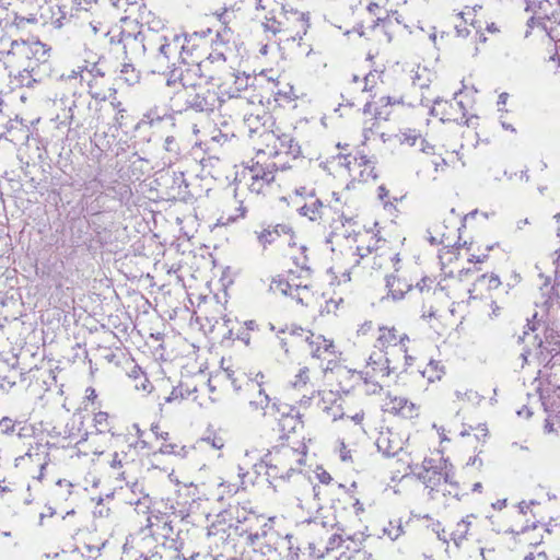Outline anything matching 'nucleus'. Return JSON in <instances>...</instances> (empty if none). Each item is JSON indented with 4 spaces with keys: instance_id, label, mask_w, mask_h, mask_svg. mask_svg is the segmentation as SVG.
Wrapping results in <instances>:
<instances>
[{
    "instance_id": "f257e3e1",
    "label": "nucleus",
    "mask_w": 560,
    "mask_h": 560,
    "mask_svg": "<svg viewBox=\"0 0 560 560\" xmlns=\"http://www.w3.org/2000/svg\"><path fill=\"white\" fill-rule=\"evenodd\" d=\"M256 475L264 474L272 482H289L298 486L296 499L302 502L318 495L316 486L306 469V454L289 445L276 446L268 451L259 462L253 464Z\"/></svg>"
},
{
    "instance_id": "f03ea898",
    "label": "nucleus",
    "mask_w": 560,
    "mask_h": 560,
    "mask_svg": "<svg viewBox=\"0 0 560 560\" xmlns=\"http://www.w3.org/2000/svg\"><path fill=\"white\" fill-rule=\"evenodd\" d=\"M46 45L40 42H13L3 57V65L22 86H31L35 81L36 71L46 60Z\"/></svg>"
},
{
    "instance_id": "7ed1b4c3",
    "label": "nucleus",
    "mask_w": 560,
    "mask_h": 560,
    "mask_svg": "<svg viewBox=\"0 0 560 560\" xmlns=\"http://www.w3.org/2000/svg\"><path fill=\"white\" fill-rule=\"evenodd\" d=\"M231 59L223 58L222 52H209V55L188 66L180 72L179 82L185 90L202 83H211L218 85L221 90L224 85H229L233 79V67L230 65Z\"/></svg>"
},
{
    "instance_id": "20e7f679",
    "label": "nucleus",
    "mask_w": 560,
    "mask_h": 560,
    "mask_svg": "<svg viewBox=\"0 0 560 560\" xmlns=\"http://www.w3.org/2000/svg\"><path fill=\"white\" fill-rule=\"evenodd\" d=\"M276 164H267L266 166L257 163L247 171H245L235 188V198L238 199L240 190L247 188L252 194L259 195L265 191V188L269 186L276 178ZM240 203L236 208V213L229 215L225 221L223 217L219 220L221 224H229L236 221L240 218H244L246 208L243 206V200H237Z\"/></svg>"
},
{
    "instance_id": "39448f33",
    "label": "nucleus",
    "mask_w": 560,
    "mask_h": 560,
    "mask_svg": "<svg viewBox=\"0 0 560 560\" xmlns=\"http://www.w3.org/2000/svg\"><path fill=\"white\" fill-rule=\"evenodd\" d=\"M355 255L360 259H366V264L374 270H388L400 261L398 253H395L385 240L370 233L360 235Z\"/></svg>"
},
{
    "instance_id": "423d86ee",
    "label": "nucleus",
    "mask_w": 560,
    "mask_h": 560,
    "mask_svg": "<svg viewBox=\"0 0 560 560\" xmlns=\"http://www.w3.org/2000/svg\"><path fill=\"white\" fill-rule=\"evenodd\" d=\"M280 334L285 335V330L280 329L277 335ZM278 338L279 343L285 353L289 352V345L292 346L305 342L313 358L330 361L331 358L335 357V345L332 340L325 338L320 334H315L301 327L292 328L289 332V337L282 338L278 336Z\"/></svg>"
},
{
    "instance_id": "0eeeda50",
    "label": "nucleus",
    "mask_w": 560,
    "mask_h": 560,
    "mask_svg": "<svg viewBox=\"0 0 560 560\" xmlns=\"http://www.w3.org/2000/svg\"><path fill=\"white\" fill-rule=\"evenodd\" d=\"M406 341H409L407 335H398L395 328L381 327L376 338L375 348L390 354L398 360H405L404 365H409L411 357L407 354Z\"/></svg>"
},
{
    "instance_id": "6e6552de",
    "label": "nucleus",
    "mask_w": 560,
    "mask_h": 560,
    "mask_svg": "<svg viewBox=\"0 0 560 560\" xmlns=\"http://www.w3.org/2000/svg\"><path fill=\"white\" fill-rule=\"evenodd\" d=\"M398 358L377 349L370 354L366 366L360 372V375H366L370 378H384L398 369Z\"/></svg>"
},
{
    "instance_id": "1a4fd4ad",
    "label": "nucleus",
    "mask_w": 560,
    "mask_h": 560,
    "mask_svg": "<svg viewBox=\"0 0 560 560\" xmlns=\"http://www.w3.org/2000/svg\"><path fill=\"white\" fill-rule=\"evenodd\" d=\"M455 259L454 245L447 244L439 252V260L441 265V279L438 283V289L434 291V294L442 295L445 294L450 296L448 289L451 288L450 281H452L454 275L453 262Z\"/></svg>"
},
{
    "instance_id": "9d476101",
    "label": "nucleus",
    "mask_w": 560,
    "mask_h": 560,
    "mask_svg": "<svg viewBox=\"0 0 560 560\" xmlns=\"http://www.w3.org/2000/svg\"><path fill=\"white\" fill-rule=\"evenodd\" d=\"M198 91L195 94H188L186 104L196 112H212L221 105V100L217 92L197 85Z\"/></svg>"
},
{
    "instance_id": "9b49d317",
    "label": "nucleus",
    "mask_w": 560,
    "mask_h": 560,
    "mask_svg": "<svg viewBox=\"0 0 560 560\" xmlns=\"http://www.w3.org/2000/svg\"><path fill=\"white\" fill-rule=\"evenodd\" d=\"M289 387L301 393V405H307L317 392L316 384L312 381L310 369L304 366L289 381Z\"/></svg>"
},
{
    "instance_id": "f8f14e48",
    "label": "nucleus",
    "mask_w": 560,
    "mask_h": 560,
    "mask_svg": "<svg viewBox=\"0 0 560 560\" xmlns=\"http://www.w3.org/2000/svg\"><path fill=\"white\" fill-rule=\"evenodd\" d=\"M25 460H30L39 467L37 479H42L44 477V470L49 463L47 446L38 442L31 444L24 455L15 458V466L19 467L23 465Z\"/></svg>"
},
{
    "instance_id": "ddd939ff",
    "label": "nucleus",
    "mask_w": 560,
    "mask_h": 560,
    "mask_svg": "<svg viewBox=\"0 0 560 560\" xmlns=\"http://www.w3.org/2000/svg\"><path fill=\"white\" fill-rule=\"evenodd\" d=\"M247 388L255 392L254 397L249 399V408L252 411L258 412L261 416L269 413V410L277 409V404L271 402L270 397L266 394L265 389L261 388L260 382H247Z\"/></svg>"
},
{
    "instance_id": "4468645a",
    "label": "nucleus",
    "mask_w": 560,
    "mask_h": 560,
    "mask_svg": "<svg viewBox=\"0 0 560 560\" xmlns=\"http://www.w3.org/2000/svg\"><path fill=\"white\" fill-rule=\"evenodd\" d=\"M400 103H404L402 97L382 96L377 102H366L363 113L373 116V119L376 121L387 120L392 114V106Z\"/></svg>"
},
{
    "instance_id": "2eb2a0df",
    "label": "nucleus",
    "mask_w": 560,
    "mask_h": 560,
    "mask_svg": "<svg viewBox=\"0 0 560 560\" xmlns=\"http://www.w3.org/2000/svg\"><path fill=\"white\" fill-rule=\"evenodd\" d=\"M206 44L207 40L197 33L184 36L183 38L180 37L179 49L183 61L189 66L196 65V62H198L199 49Z\"/></svg>"
},
{
    "instance_id": "dca6fc26",
    "label": "nucleus",
    "mask_w": 560,
    "mask_h": 560,
    "mask_svg": "<svg viewBox=\"0 0 560 560\" xmlns=\"http://www.w3.org/2000/svg\"><path fill=\"white\" fill-rule=\"evenodd\" d=\"M385 411L398 415L406 419H412L418 416V407L406 397L387 396L384 402Z\"/></svg>"
},
{
    "instance_id": "f3484780",
    "label": "nucleus",
    "mask_w": 560,
    "mask_h": 560,
    "mask_svg": "<svg viewBox=\"0 0 560 560\" xmlns=\"http://www.w3.org/2000/svg\"><path fill=\"white\" fill-rule=\"evenodd\" d=\"M349 172L357 176L362 182H368L370 178L375 179L374 166L366 155L360 154L347 162Z\"/></svg>"
},
{
    "instance_id": "a211bd4d",
    "label": "nucleus",
    "mask_w": 560,
    "mask_h": 560,
    "mask_svg": "<svg viewBox=\"0 0 560 560\" xmlns=\"http://www.w3.org/2000/svg\"><path fill=\"white\" fill-rule=\"evenodd\" d=\"M501 282L500 279L494 275H482L472 284V288L468 289L470 299H489L490 291L498 289Z\"/></svg>"
},
{
    "instance_id": "6ab92c4d",
    "label": "nucleus",
    "mask_w": 560,
    "mask_h": 560,
    "mask_svg": "<svg viewBox=\"0 0 560 560\" xmlns=\"http://www.w3.org/2000/svg\"><path fill=\"white\" fill-rule=\"evenodd\" d=\"M57 107H59L63 114L57 115V119H60L59 125L65 126L68 130L71 129V126L75 124L77 127L81 126V124L77 122L74 116V109L77 107L75 95H63L59 100L56 101Z\"/></svg>"
},
{
    "instance_id": "aec40b11",
    "label": "nucleus",
    "mask_w": 560,
    "mask_h": 560,
    "mask_svg": "<svg viewBox=\"0 0 560 560\" xmlns=\"http://www.w3.org/2000/svg\"><path fill=\"white\" fill-rule=\"evenodd\" d=\"M250 463L244 460L243 463H240L237 465V476L240 478V485L228 482V481H221L218 485V498L219 500H222L223 497L226 495H233L235 494L240 488H245L248 483H254V481H247L246 477L248 475V471L246 469V466H248Z\"/></svg>"
},
{
    "instance_id": "412c9836",
    "label": "nucleus",
    "mask_w": 560,
    "mask_h": 560,
    "mask_svg": "<svg viewBox=\"0 0 560 560\" xmlns=\"http://www.w3.org/2000/svg\"><path fill=\"white\" fill-rule=\"evenodd\" d=\"M378 451L386 456H395L404 448V441L401 438L393 432H382L376 442Z\"/></svg>"
},
{
    "instance_id": "4be33fe9",
    "label": "nucleus",
    "mask_w": 560,
    "mask_h": 560,
    "mask_svg": "<svg viewBox=\"0 0 560 560\" xmlns=\"http://www.w3.org/2000/svg\"><path fill=\"white\" fill-rule=\"evenodd\" d=\"M233 32L229 27H223L221 31H218L215 34V38L211 40L212 50L211 52H222L223 58L231 59L233 56Z\"/></svg>"
},
{
    "instance_id": "5701e85b",
    "label": "nucleus",
    "mask_w": 560,
    "mask_h": 560,
    "mask_svg": "<svg viewBox=\"0 0 560 560\" xmlns=\"http://www.w3.org/2000/svg\"><path fill=\"white\" fill-rule=\"evenodd\" d=\"M325 206L322 200L315 197V190L311 189L307 192V199L303 206L299 207L298 211L301 215L308 218L311 221L320 219L324 214Z\"/></svg>"
},
{
    "instance_id": "b1692460",
    "label": "nucleus",
    "mask_w": 560,
    "mask_h": 560,
    "mask_svg": "<svg viewBox=\"0 0 560 560\" xmlns=\"http://www.w3.org/2000/svg\"><path fill=\"white\" fill-rule=\"evenodd\" d=\"M398 141L401 144H407L409 147H413L419 142V150L424 153H431L433 151V147L429 144L425 139L421 138V133L416 129H404L397 135Z\"/></svg>"
},
{
    "instance_id": "393cba45",
    "label": "nucleus",
    "mask_w": 560,
    "mask_h": 560,
    "mask_svg": "<svg viewBox=\"0 0 560 560\" xmlns=\"http://www.w3.org/2000/svg\"><path fill=\"white\" fill-rule=\"evenodd\" d=\"M248 79L249 78L244 73H236L235 70L233 69V79L229 85H224L223 88H221V93L228 94V96L231 98L237 97L238 93L247 88Z\"/></svg>"
},
{
    "instance_id": "a878e982",
    "label": "nucleus",
    "mask_w": 560,
    "mask_h": 560,
    "mask_svg": "<svg viewBox=\"0 0 560 560\" xmlns=\"http://www.w3.org/2000/svg\"><path fill=\"white\" fill-rule=\"evenodd\" d=\"M386 287L393 300H400L410 290V285L394 276H386Z\"/></svg>"
},
{
    "instance_id": "bb28decb",
    "label": "nucleus",
    "mask_w": 560,
    "mask_h": 560,
    "mask_svg": "<svg viewBox=\"0 0 560 560\" xmlns=\"http://www.w3.org/2000/svg\"><path fill=\"white\" fill-rule=\"evenodd\" d=\"M294 280L291 281L278 276L273 278L270 282L269 289L272 293L283 295V296H290V294H293V287H294Z\"/></svg>"
},
{
    "instance_id": "cd10ccee",
    "label": "nucleus",
    "mask_w": 560,
    "mask_h": 560,
    "mask_svg": "<svg viewBox=\"0 0 560 560\" xmlns=\"http://www.w3.org/2000/svg\"><path fill=\"white\" fill-rule=\"evenodd\" d=\"M452 104L444 100H435L433 105L430 107V114L439 117L441 121L451 120L452 116Z\"/></svg>"
},
{
    "instance_id": "c85d7f7f",
    "label": "nucleus",
    "mask_w": 560,
    "mask_h": 560,
    "mask_svg": "<svg viewBox=\"0 0 560 560\" xmlns=\"http://www.w3.org/2000/svg\"><path fill=\"white\" fill-rule=\"evenodd\" d=\"M409 79L412 83L413 89H419L422 91L423 89L429 88V73L425 68H421L417 66L410 70Z\"/></svg>"
},
{
    "instance_id": "c756f323",
    "label": "nucleus",
    "mask_w": 560,
    "mask_h": 560,
    "mask_svg": "<svg viewBox=\"0 0 560 560\" xmlns=\"http://www.w3.org/2000/svg\"><path fill=\"white\" fill-rule=\"evenodd\" d=\"M180 36H175L171 42H165L159 47L158 59L168 61L179 50Z\"/></svg>"
},
{
    "instance_id": "7c9ffc66",
    "label": "nucleus",
    "mask_w": 560,
    "mask_h": 560,
    "mask_svg": "<svg viewBox=\"0 0 560 560\" xmlns=\"http://www.w3.org/2000/svg\"><path fill=\"white\" fill-rule=\"evenodd\" d=\"M160 453L175 455L180 458L188 457L192 453V446L178 445L176 443L166 442L160 446Z\"/></svg>"
},
{
    "instance_id": "2f4dec72",
    "label": "nucleus",
    "mask_w": 560,
    "mask_h": 560,
    "mask_svg": "<svg viewBox=\"0 0 560 560\" xmlns=\"http://www.w3.org/2000/svg\"><path fill=\"white\" fill-rule=\"evenodd\" d=\"M284 230H285V226H283V225H277L276 228L264 229L261 232L258 233V236H257L258 242L262 246L272 244L280 236V233L284 232Z\"/></svg>"
},
{
    "instance_id": "473e14b6",
    "label": "nucleus",
    "mask_w": 560,
    "mask_h": 560,
    "mask_svg": "<svg viewBox=\"0 0 560 560\" xmlns=\"http://www.w3.org/2000/svg\"><path fill=\"white\" fill-rule=\"evenodd\" d=\"M96 77H103V73L96 65H93L91 69L86 68V70H80V80L88 83L90 89L89 92L94 98H98L101 96L100 93L93 91L92 79H95Z\"/></svg>"
},
{
    "instance_id": "72a5a7b5",
    "label": "nucleus",
    "mask_w": 560,
    "mask_h": 560,
    "mask_svg": "<svg viewBox=\"0 0 560 560\" xmlns=\"http://www.w3.org/2000/svg\"><path fill=\"white\" fill-rule=\"evenodd\" d=\"M382 73L383 72L377 71V70L369 72L363 78L364 85H363L362 91L369 92V93L376 92V90H378V85L381 83H383V81H382ZM375 95H376V93L373 94V96H375Z\"/></svg>"
},
{
    "instance_id": "f704fd0d",
    "label": "nucleus",
    "mask_w": 560,
    "mask_h": 560,
    "mask_svg": "<svg viewBox=\"0 0 560 560\" xmlns=\"http://www.w3.org/2000/svg\"><path fill=\"white\" fill-rule=\"evenodd\" d=\"M93 425H94L96 432L100 434L112 432V425H110L109 417H108L107 412H104V411L96 412L93 418Z\"/></svg>"
},
{
    "instance_id": "c9c22d12",
    "label": "nucleus",
    "mask_w": 560,
    "mask_h": 560,
    "mask_svg": "<svg viewBox=\"0 0 560 560\" xmlns=\"http://www.w3.org/2000/svg\"><path fill=\"white\" fill-rule=\"evenodd\" d=\"M223 447V441L222 439L218 438H205L200 439L196 442V444L192 446V452L195 451H208V450H221Z\"/></svg>"
},
{
    "instance_id": "e433bc0d",
    "label": "nucleus",
    "mask_w": 560,
    "mask_h": 560,
    "mask_svg": "<svg viewBox=\"0 0 560 560\" xmlns=\"http://www.w3.org/2000/svg\"><path fill=\"white\" fill-rule=\"evenodd\" d=\"M109 105L114 112V127L116 129L121 128L124 126V118L126 113L125 107L116 97L110 100Z\"/></svg>"
},
{
    "instance_id": "4c0bfd02",
    "label": "nucleus",
    "mask_w": 560,
    "mask_h": 560,
    "mask_svg": "<svg viewBox=\"0 0 560 560\" xmlns=\"http://www.w3.org/2000/svg\"><path fill=\"white\" fill-rule=\"evenodd\" d=\"M444 226L442 224H435L434 226L428 229V241L432 244H443L445 240L448 237L445 236Z\"/></svg>"
},
{
    "instance_id": "58836bf2",
    "label": "nucleus",
    "mask_w": 560,
    "mask_h": 560,
    "mask_svg": "<svg viewBox=\"0 0 560 560\" xmlns=\"http://www.w3.org/2000/svg\"><path fill=\"white\" fill-rule=\"evenodd\" d=\"M477 432L471 436L469 434V432H467L466 430H463L460 432V435L462 438H467V441L466 443L469 445V446H472V448L475 451H477L479 448V445H480V436H486V428L479 425L478 428L475 429Z\"/></svg>"
},
{
    "instance_id": "ea45409f",
    "label": "nucleus",
    "mask_w": 560,
    "mask_h": 560,
    "mask_svg": "<svg viewBox=\"0 0 560 560\" xmlns=\"http://www.w3.org/2000/svg\"><path fill=\"white\" fill-rule=\"evenodd\" d=\"M120 73L121 79H124L128 84H135L139 81V72L131 63H124Z\"/></svg>"
},
{
    "instance_id": "a19ab883",
    "label": "nucleus",
    "mask_w": 560,
    "mask_h": 560,
    "mask_svg": "<svg viewBox=\"0 0 560 560\" xmlns=\"http://www.w3.org/2000/svg\"><path fill=\"white\" fill-rule=\"evenodd\" d=\"M441 460H443L444 463V466L443 467H440V471L438 472L440 478H439V481L441 480V478H443V481L445 485H453V478H454V474L452 471V463L450 462L448 458H443V456L441 457Z\"/></svg>"
},
{
    "instance_id": "79ce46f5",
    "label": "nucleus",
    "mask_w": 560,
    "mask_h": 560,
    "mask_svg": "<svg viewBox=\"0 0 560 560\" xmlns=\"http://www.w3.org/2000/svg\"><path fill=\"white\" fill-rule=\"evenodd\" d=\"M348 541H351V542L353 541L351 536H347L345 538L342 535H332L331 537H329V539L327 541L326 550H327V552L334 551L335 549L342 547L343 544H346Z\"/></svg>"
},
{
    "instance_id": "37998d69",
    "label": "nucleus",
    "mask_w": 560,
    "mask_h": 560,
    "mask_svg": "<svg viewBox=\"0 0 560 560\" xmlns=\"http://www.w3.org/2000/svg\"><path fill=\"white\" fill-rule=\"evenodd\" d=\"M346 195L347 192L346 191H341V192H336L334 191L331 194V200L329 202V207L331 209L335 210V212H341L343 213L342 209H343V206L346 205L347 202V199H346Z\"/></svg>"
},
{
    "instance_id": "c03bdc74",
    "label": "nucleus",
    "mask_w": 560,
    "mask_h": 560,
    "mask_svg": "<svg viewBox=\"0 0 560 560\" xmlns=\"http://www.w3.org/2000/svg\"><path fill=\"white\" fill-rule=\"evenodd\" d=\"M292 291L293 294H290V296L293 300L298 301L299 303H303L306 295L308 294V285L302 283H294Z\"/></svg>"
},
{
    "instance_id": "a18cd8bd",
    "label": "nucleus",
    "mask_w": 560,
    "mask_h": 560,
    "mask_svg": "<svg viewBox=\"0 0 560 560\" xmlns=\"http://www.w3.org/2000/svg\"><path fill=\"white\" fill-rule=\"evenodd\" d=\"M364 381V390L368 394H377L381 392L382 386L378 383L380 378H370V376L361 375Z\"/></svg>"
},
{
    "instance_id": "49530a36",
    "label": "nucleus",
    "mask_w": 560,
    "mask_h": 560,
    "mask_svg": "<svg viewBox=\"0 0 560 560\" xmlns=\"http://www.w3.org/2000/svg\"><path fill=\"white\" fill-rule=\"evenodd\" d=\"M244 124L245 126L248 128V131L250 133H255V132H258L260 127H262L264 125L260 122V118L258 115L254 116V115H249L247 117H245L244 119Z\"/></svg>"
},
{
    "instance_id": "de8ad7c7",
    "label": "nucleus",
    "mask_w": 560,
    "mask_h": 560,
    "mask_svg": "<svg viewBox=\"0 0 560 560\" xmlns=\"http://www.w3.org/2000/svg\"><path fill=\"white\" fill-rule=\"evenodd\" d=\"M459 240H460V236L457 237V242ZM458 258H465L468 262L478 264V262H482L487 258V255H482V256L470 255L468 253V249L459 250V248L457 247V259Z\"/></svg>"
},
{
    "instance_id": "09e8293b",
    "label": "nucleus",
    "mask_w": 560,
    "mask_h": 560,
    "mask_svg": "<svg viewBox=\"0 0 560 560\" xmlns=\"http://www.w3.org/2000/svg\"><path fill=\"white\" fill-rule=\"evenodd\" d=\"M126 456L127 455L124 452H121V453L115 452L112 455V459L108 462L110 468L120 469L122 467V462L126 458Z\"/></svg>"
},
{
    "instance_id": "8fccbe9b",
    "label": "nucleus",
    "mask_w": 560,
    "mask_h": 560,
    "mask_svg": "<svg viewBox=\"0 0 560 560\" xmlns=\"http://www.w3.org/2000/svg\"><path fill=\"white\" fill-rule=\"evenodd\" d=\"M14 422L8 417L0 420V431L3 434H11L14 431Z\"/></svg>"
},
{
    "instance_id": "3c124183",
    "label": "nucleus",
    "mask_w": 560,
    "mask_h": 560,
    "mask_svg": "<svg viewBox=\"0 0 560 560\" xmlns=\"http://www.w3.org/2000/svg\"><path fill=\"white\" fill-rule=\"evenodd\" d=\"M164 116L159 115L155 110L151 109L144 114L142 121L153 126L155 122L161 121Z\"/></svg>"
},
{
    "instance_id": "603ef678",
    "label": "nucleus",
    "mask_w": 560,
    "mask_h": 560,
    "mask_svg": "<svg viewBox=\"0 0 560 560\" xmlns=\"http://www.w3.org/2000/svg\"><path fill=\"white\" fill-rule=\"evenodd\" d=\"M377 127V121L373 118L370 120H366L363 126V138L364 140H369L370 136L374 133V129Z\"/></svg>"
},
{
    "instance_id": "864d4df0",
    "label": "nucleus",
    "mask_w": 560,
    "mask_h": 560,
    "mask_svg": "<svg viewBox=\"0 0 560 560\" xmlns=\"http://www.w3.org/2000/svg\"><path fill=\"white\" fill-rule=\"evenodd\" d=\"M295 15H296V20L300 22L301 31H298L296 35L292 37L294 40L296 38L302 39V36L306 33V28H307V22L304 19V14L295 13Z\"/></svg>"
},
{
    "instance_id": "5fc2aeb1",
    "label": "nucleus",
    "mask_w": 560,
    "mask_h": 560,
    "mask_svg": "<svg viewBox=\"0 0 560 560\" xmlns=\"http://www.w3.org/2000/svg\"><path fill=\"white\" fill-rule=\"evenodd\" d=\"M343 560H375L372 555L365 550H355L350 557H345Z\"/></svg>"
},
{
    "instance_id": "6e6d98bb",
    "label": "nucleus",
    "mask_w": 560,
    "mask_h": 560,
    "mask_svg": "<svg viewBox=\"0 0 560 560\" xmlns=\"http://www.w3.org/2000/svg\"><path fill=\"white\" fill-rule=\"evenodd\" d=\"M402 533V528L400 525L394 526L389 525L388 528H384V534L387 535L392 540H396Z\"/></svg>"
},
{
    "instance_id": "4d7b16f0",
    "label": "nucleus",
    "mask_w": 560,
    "mask_h": 560,
    "mask_svg": "<svg viewBox=\"0 0 560 560\" xmlns=\"http://www.w3.org/2000/svg\"><path fill=\"white\" fill-rule=\"evenodd\" d=\"M264 28L266 32H270L272 34L284 32V30L281 27V23L277 21H268L264 24Z\"/></svg>"
},
{
    "instance_id": "13d9d810",
    "label": "nucleus",
    "mask_w": 560,
    "mask_h": 560,
    "mask_svg": "<svg viewBox=\"0 0 560 560\" xmlns=\"http://www.w3.org/2000/svg\"><path fill=\"white\" fill-rule=\"evenodd\" d=\"M325 411L328 416L331 417V419L335 421L339 418H343V413L341 412L340 405H332L330 407H326Z\"/></svg>"
},
{
    "instance_id": "bf43d9fd",
    "label": "nucleus",
    "mask_w": 560,
    "mask_h": 560,
    "mask_svg": "<svg viewBox=\"0 0 560 560\" xmlns=\"http://www.w3.org/2000/svg\"><path fill=\"white\" fill-rule=\"evenodd\" d=\"M124 48H127L128 46H139L142 50L144 49V45L141 40L138 39V36H131L127 35L124 39Z\"/></svg>"
},
{
    "instance_id": "052dcab7",
    "label": "nucleus",
    "mask_w": 560,
    "mask_h": 560,
    "mask_svg": "<svg viewBox=\"0 0 560 560\" xmlns=\"http://www.w3.org/2000/svg\"><path fill=\"white\" fill-rule=\"evenodd\" d=\"M524 560H548V557L545 551L536 550L529 552Z\"/></svg>"
},
{
    "instance_id": "680f3d73",
    "label": "nucleus",
    "mask_w": 560,
    "mask_h": 560,
    "mask_svg": "<svg viewBox=\"0 0 560 560\" xmlns=\"http://www.w3.org/2000/svg\"><path fill=\"white\" fill-rule=\"evenodd\" d=\"M548 5H551V3L548 1V0H544L540 2L539 4V12H537L536 14V19L537 20H541V19H545V18H548V13H547V8Z\"/></svg>"
},
{
    "instance_id": "e2e57ef3",
    "label": "nucleus",
    "mask_w": 560,
    "mask_h": 560,
    "mask_svg": "<svg viewBox=\"0 0 560 560\" xmlns=\"http://www.w3.org/2000/svg\"><path fill=\"white\" fill-rule=\"evenodd\" d=\"M316 478L319 480V482L324 485H328L331 481V477L329 472L322 470L320 472L316 474Z\"/></svg>"
},
{
    "instance_id": "0e129e2a",
    "label": "nucleus",
    "mask_w": 560,
    "mask_h": 560,
    "mask_svg": "<svg viewBox=\"0 0 560 560\" xmlns=\"http://www.w3.org/2000/svg\"><path fill=\"white\" fill-rule=\"evenodd\" d=\"M508 98H509V94L508 93H501L499 95V97H498V106H499V110L500 112L503 110V107L506 104Z\"/></svg>"
},
{
    "instance_id": "69168bd1",
    "label": "nucleus",
    "mask_w": 560,
    "mask_h": 560,
    "mask_svg": "<svg viewBox=\"0 0 560 560\" xmlns=\"http://www.w3.org/2000/svg\"><path fill=\"white\" fill-rule=\"evenodd\" d=\"M136 387H137V389H142L148 393L151 390L150 382L147 378H143L140 384L136 385Z\"/></svg>"
},
{
    "instance_id": "338daca9",
    "label": "nucleus",
    "mask_w": 560,
    "mask_h": 560,
    "mask_svg": "<svg viewBox=\"0 0 560 560\" xmlns=\"http://www.w3.org/2000/svg\"><path fill=\"white\" fill-rule=\"evenodd\" d=\"M66 19V14L62 13L60 16L56 18V19H51V24L54 25V27L56 28H59L62 26V21Z\"/></svg>"
},
{
    "instance_id": "774afa93",
    "label": "nucleus",
    "mask_w": 560,
    "mask_h": 560,
    "mask_svg": "<svg viewBox=\"0 0 560 560\" xmlns=\"http://www.w3.org/2000/svg\"><path fill=\"white\" fill-rule=\"evenodd\" d=\"M80 70H86V67H78L77 69L71 70L69 74H67L68 79H77L80 78Z\"/></svg>"
}]
</instances>
